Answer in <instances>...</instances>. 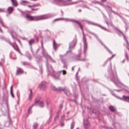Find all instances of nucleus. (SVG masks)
<instances>
[{
  "label": "nucleus",
  "instance_id": "obj_1",
  "mask_svg": "<svg viewBox=\"0 0 129 129\" xmlns=\"http://www.w3.org/2000/svg\"><path fill=\"white\" fill-rule=\"evenodd\" d=\"M41 47L42 48V54L43 56L46 59V66L47 68V70L48 72V76L49 75H50L52 76H53L52 74L54 73V72L51 66L48 64V59H49L50 61H52L54 63H55L56 62L55 60L52 59L51 56L49 55L46 52V50L43 47V41H41Z\"/></svg>",
  "mask_w": 129,
  "mask_h": 129
},
{
  "label": "nucleus",
  "instance_id": "obj_2",
  "mask_svg": "<svg viewBox=\"0 0 129 129\" xmlns=\"http://www.w3.org/2000/svg\"><path fill=\"white\" fill-rule=\"evenodd\" d=\"M55 16L53 14H46L39 16H32L27 15L25 17L28 20H30L38 21L50 18Z\"/></svg>",
  "mask_w": 129,
  "mask_h": 129
},
{
  "label": "nucleus",
  "instance_id": "obj_3",
  "mask_svg": "<svg viewBox=\"0 0 129 129\" xmlns=\"http://www.w3.org/2000/svg\"><path fill=\"white\" fill-rule=\"evenodd\" d=\"M110 65L111 71L112 72L111 77V80L114 82L117 86L119 87L123 88V86H124L120 82L117 78V74L116 71H115L113 73L112 71V66L111 63H110Z\"/></svg>",
  "mask_w": 129,
  "mask_h": 129
},
{
  "label": "nucleus",
  "instance_id": "obj_4",
  "mask_svg": "<svg viewBox=\"0 0 129 129\" xmlns=\"http://www.w3.org/2000/svg\"><path fill=\"white\" fill-rule=\"evenodd\" d=\"M82 33L83 35V41L84 43V56L85 58H82V56L80 54H79L78 55L77 58H78L76 59L77 60H79L80 61H84L85 60V58L86 56V51L87 49V45L86 42V39L85 37V34L84 33L83 30L82 31Z\"/></svg>",
  "mask_w": 129,
  "mask_h": 129
},
{
  "label": "nucleus",
  "instance_id": "obj_5",
  "mask_svg": "<svg viewBox=\"0 0 129 129\" xmlns=\"http://www.w3.org/2000/svg\"><path fill=\"white\" fill-rule=\"evenodd\" d=\"M77 42V39L76 37L74 38L73 41L69 44V48H72L76 45Z\"/></svg>",
  "mask_w": 129,
  "mask_h": 129
},
{
  "label": "nucleus",
  "instance_id": "obj_6",
  "mask_svg": "<svg viewBox=\"0 0 129 129\" xmlns=\"http://www.w3.org/2000/svg\"><path fill=\"white\" fill-rule=\"evenodd\" d=\"M86 31H87L90 34H92V35H94L96 38V39H97V40H98L101 43V44L102 45H103L104 47H105L107 49L108 51L111 54H112V52L111 51H110L109 49L105 45H104L103 44V43L102 42V41L98 38V36L95 34L94 33H92L91 32H90V31H88V30L86 29Z\"/></svg>",
  "mask_w": 129,
  "mask_h": 129
},
{
  "label": "nucleus",
  "instance_id": "obj_7",
  "mask_svg": "<svg viewBox=\"0 0 129 129\" xmlns=\"http://www.w3.org/2000/svg\"><path fill=\"white\" fill-rule=\"evenodd\" d=\"M47 83L45 81H43L41 82L40 84L39 87L42 90L45 89L46 87Z\"/></svg>",
  "mask_w": 129,
  "mask_h": 129
},
{
  "label": "nucleus",
  "instance_id": "obj_8",
  "mask_svg": "<svg viewBox=\"0 0 129 129\" xmlns=\"http://www.w3.org/2000/svg\"><path fill=\"white\" fill-rule=\"evenodd\" d=\"M84 126L86 129H88L90 126L89 122L87 119L84 120Z\"/></svg>",
  "mask_w": 129,
  "mask_h": 129
},
{
  "label": "nucleus",
  "instance_id": "obj_9",
  "mask_svg": "<svg viewBox=\"0 0 129 129\" xmlns=\"http://www.w3.org/2000/svg\"><path fill=\"white\" fill-rule=\"evenodd\" d=\"M64 20L66 21H71L75 23L77 22L76 20L73 19H70L68 18H58L55 19L54 21L57 20Z\"/></svg>",
  "mask_w": 129,
  "mask_h": 129
},
{
  "label": "nucleus",
  "instance_id": "obj_10",
  "mask_svg": "<svg viewBox=\"0 0 129 129\" xmlns=\"http://www.w3.org/2000/svg\"><path fill=\"white\" fill-rule=\"evenodd\" d=\"M52 89L53 90L56 91H62L65 89V88H63L62 87H59L58 88H57L54 86H52Z\"/></svg>",
  "mask_w": 129,
  "mask_h": 129
},
{
  "label": "nucleus",
  "instance_id": "obj_11",
  "mask_svg": "<svg viewBox=\"0 0 129 129\" xmlns=\"http://www.w3.org/2000/svg\"><path fill=\"white\" fill-rule=\"evenodd\" d=\"M114 28L115 29V30H116V31H119V32L120 33H121L122 34V35H123V36L124 38L125 41L126 42V43L127 44V45L128 44V42L127 39H126V37H125V36L123 35V34L118 29V28H116V27H114Z\"/></svg>",
  "mask_w": 129,
  "mask_h": 129
},
{
  "label": "nucleus",
  "instance_id": "obj_12",
  "mask_svg": "<svg viewBox=\"0 0 129 129\" xmlns=\"http://www.w3.org/2000/svg\"><path fill=\"white\" fill-rule=\"evenodd\" d=\"M66 1H63L61 0L58 3H57V4L60 6H66L68 4H67L65 3Z\"/></svg>",
  "mask_w": 129,
  "mask_h": 129
},
{
  "label": "nucleus",
  "instance_id": "obj_13",
  "mask_svg": "<svg viewBox=\"0 0 129 129\" xmlns=\"http://www.w3.org/2000/svg\"><path fill=\"white\" fill-rule=\"evenodd\" d=\"M23 72V70L20 68H18L16 74V75H20Z\"/></svg>",
  "mask_w": 129,
  "mask_h": 129
},
{
  "label": "nucleus",
  "instance_id": "obj_14",
  "mask_svg": "<svg viewBox=\"0 0 129 129\" xmlns=\"http://www.w3.org/2000/svg\"><path fill=\"white\" fill-rule=\"evenodd\" d=\"M63 88H65L64 90L63 91H64L65 94L68 96L70 94V93L69 91L67 89L66 87H63Z\"/></svg>",
  "mask_w": 129,
  "mask_h": 129
},
{
  "label": "nucleus",
  "instance_id": "obj_15",
  "mask_svg": "<svg viewBox=\"0 0 129 129\" xmlns=\"http://www.w3.org/2000/svg\"><path fill=\"white\" fill-rule=\"evenodd\" d=\"M12 3V5L16 7L17 6L18 3L16 0H11Z\"/></svg>",
  "mask_w": 129,
  "mask_h": 129
},
{
  "label": "nucleus",
  "instance_id": "obj_16",
  "mask_svg": "<svg viewBox=\"0 0 129 129\" xmlns=\"http://www.w3.org/2000/svg\"><path fill=\"white\" fill-rule=\"evenodd\" d=\"M85 21L87 22L89 24H91L92 25H95L96 26H98L99 27H100V25L98 24L97 23H94L92 22L89 21Z\"/></svg>",
  "mask_w": 129,
  "mask_h": 129
},
{
  "label": "nucleus",
  "instance_id": "obj_17",
  "mask_svg": "<svg viewBox=\"0 0 129 129\" xmlns=\"http://www.w3.org/2000/svg\"><path fill=\"white\" fill-rule=\"evenodd\" d=\"M10 33L11 35L12 38L14 39H15V38L14 37V35L15 34H16V33L14 31L12 30L10 32Z\"/></svg>",
  "mask_w": 129,
  "mask_h": 129
},
{
  "label": "nucleus",
  "instance_id": "obj_18",
  "mask_svg": "<svg viewBox=\"0 0 129 129\" xmlns=\"http://www.w3.org/2000/svg\"><path fill=\"white\" fill-rule=\"evenodd\" d=\"M13 8L12 7H9L7 9V11L9 12V13L10 14L11 13L13 10Z\"/></svg>",
  "mask_w": 129,
  "mask_h": 129
},
{
  "label": "nucleus",
  "instance_id": "obj_19",
  "mask_svg": "<svg viewBox=\"0 0 129 129\" xmlns=\"http://www.w3.org/2000/svg\"><path fill=\"white\" fill-rule=\"evenodd\" d=\"M35 42L34 40L33 39H31L29 41V44L30 47H31V45L34 43Z\"/></svg>",
  "mask_w": 129,
  "mask_h": 129
},
{
  "label": "nucleus",
  "instance_id": "obj_20",
  "mask_svg": "<svg viewBox=\"0 0 129 129\" xmlns=\"http://www.w3.org/2000/svg\"><path fill=\"white\" fill-rule=\"evenodd\" d=\"M61 72H62V74L63 75H65L66 73V71L65 70H62V71H60L57 73V74H60Z\"/></svg>",
  "mask_w": 129,
  "mask_h": 129
},
{
  "label": "nucleus",
  "instance_id": "obj_21",
  "mask_svg": "<svg viewBox=\"0 0 129 129\" xmlns=\"http://www.w3.org/2000/svg\"><path fill=\"white\" fill-rule=\"evenodd\" d=\"M30 94L29 95V99L31 100L32 97V89L30 90Z\"/></svg>",
  "mask_w": 129,
  "mask_h": 129
},
{
  "label": "nucleus",
  "instance_id": "obj_22",
  "mask_svg": "<svg viewBox=\"0 0 129 129\" xmlns=\"http://www.w3.org/2000/svg\"><path fill=\"white\" fill-rule=\"evenodd\" d=\"M53 46L54 49L56 50L57 48V46L55 43V40H54L53 42Z\"/></svg>",
  "mask_w": 129,
  "mask_h": 129
},
{
  "label": "nucleus",
  "instance_id": "obj_23",
  "mask_svg": "<svg viewBox=\"0 0 129 129\" xmlns=\"http://www.w3.org/2000/svg\"><path fill=\"white\" fill-rule=\"evenodd\" d=\"M77 22H75V23L78 24V25L80 27L81 29L82 30V31H83V29L82 25H81V24L79 22V21L77 20H76Z\"/></svg>",
  "mask_w": 129,
  "mask_h": 129
},
{
  "label": "nucleus",
  "instance_id": "obj_24",
  "mask_svg": "<svg viewBox=\"0 0 129 129\" xmlns=\"http://www.w3.org/2000/svg\"><path fill=\"white\" fill-rule=\"evenodd\" d=\"M0 23L1 24L2 26L4 27L5 28H7L6 26H5L4 24V23L3 21V20L2 18H0Z\"/></svg>",
  "mask_w": 129,
  "mask_h": 129
},
{
  "label": "nucleus",
  "instance_id": "obj_25",
  "mask_svg": "<svg viewBox=\"0 0 129 129\" xmlns=\"http://www.w3.org/2000/svg\"><path fill=\"white\" fill-rule=\"evenodd\" d=\"M38 105L40 107H43L44 106V104L43 102H41L39 103Z\"/></svg>",
  "mask_w": 129,
  "mask_h": 129
},
{
  "label": "nucleus",
  "instance_id": "obj_26",
  "mask_svg": "<svg viewBox=\"0 0 129 129\" xmlns=\"http://www.w3.org/2000/svg\"><path fill=\"white\" fill-rule=\"evenodd\" d=\"M123 100L124 101H127V100H129V96H123Z\"/></svg>",
  "mask_w": 129,
  "mask_h": 129
},
{
  "label": "nucleus",
  "instance_id": "obj_27",
  "mask_svg": "<svg viewBox=\"0 0 129 129\" xmlns=\"http://www.w3.org/2000/svg\"><path fill=\"white\" fill-rule=\"evenodd\" d=\"M7 110L8 111V112H9V108L8 107V105L7 104ZM8 119L10 121V115L9 114V112H8Z\"/></svg>",
  "mask_w": 129,
  "mask_h": 129
},
{
  "label": "nucleus",
  "instance_id": "obj_28",
  "mask_svg": "<svg viewBox=\"0 0 129 129\" xmlns=\"http://www.w3.org/2000/svg\"><path fill=\"white\" fill-rule=\"evenodd\" d=\"M109 108L110 110L112 112H114L115 110V109L112 106H111L109 107Z\"/></svg>",
  "mask_w": 129,
  "mask_h": 129
},
{
  "label": "nucleus",
  "instance_id": "obj_29",
  "mask_svg": "<svg viewBox=\"0 0 129 129\" xmlns=\"http://www.w3.org/2000/svg\"><path fill=\"white\" fill-rule=\"evenodd\" d=\"M38 126V124L36 123H35L33 124V127L34 129H36Z\"/></svg>",
  "mask_w": 129,
  "mask_h": 129
},
{
  "label": "nucleus",
  "instance_id": "obj_30",
  "mask_svg": "<svg viewBox=\"0 0 129 129\" xmlns=\"http://www.w3.org/2000/svg\"><path fill=\"white\" fill-rule=\"evenodd\" d=\"M100 27L101 28H102V29L105 30H106V31H107L108 32H110V31L109 30L107 29H106V28H105V27L102 26H101V25H100Z\"/></svg>",
  "mask_w": 129,
  "mask_h": 129
},
{
  "label": "nucleus",
  "instance_id": "obj_31",
  "mask_svg": "<svg viewBox=\"0 0 129 129\" xmlns=\"http://www.w3.org/2000/svg\"><path fill=\"white\" fill-rule=\"evenodd\" d=\"M12 88H13V86H12L11 87V89H10V93L11 94V95L12 96V97L13 98H14V95H13V93H12Z\"/></svg>",
  "mask_w": 129,
  "mask_h": 129
},
{
  "label": "nucleus",
  "instance_id": "obj_32",
  "mask_svg": "<svg viewBox=\"0 0 129 129\" xmlns=\"http://www.w3.org/2000/svg\"><path fill=\"white\" fill-rule=\"evenodd\" d=\"M74 124L75 123L73 121L72 122L71 125V129H72L73 128L74 125Z\"/></svg>",
  "mask_w": 129,
  "mask_h": 129
},
{
  "label": "nucleus",
  "instance_id": "obj_33",
  "mask_svg": "<svg viewBox=\"0 0 129 129\" xmlns=\"http://www.w3.org/2000/svg\"><path fill=\"white\" fill-rule=\"evenodd\" d=\"M34 105V104H33L32 105V106L31 107H29V109L28 110V113H30V111L31 110L32 107Z\"/></svg>",
  "mask_w": 129,
  "mask_h": 129
},
{
  "label": "nucleus",
  "instance_id": "obj_34",
  "mask_svg": "<svg viewBox=\"0 0 129 129\" xmlns=\"http://www.w3.org/2000/svg\"><path fill=\"white\" fill-rule=\"evenodd\" d=\"M40 69L39 70L40 72V73L41 74L42 72V66H40Z\"/></svg>",
  "mask_w": 129,
  "mask_h": 129
},
{
  "label": "nucleus",
  "instance_id": "obj_35",
  "mask_svg": "<svg viewBox=\"0 0 129 129\" xmlns=\"http://www.w3.org/2000/svg\"><path fill=\"white\" fill-rule=\"evenodd\" d=\"M59 74L57 76H55L54 77V78L55 79H58L59 78Z\"/></svg>",
  "mask_w": 129,
  "mask_h": 129
},
{
  "label": "nucleus",
  "instance_id": "obj_36",
  "mask_svg": "<svg viewBox=\"0 0 129 129\" xmlns=\"http://www.w3.org/2000/svg\"><path fill=\"white\" fill-rule=\"evenodd\" d=\"M62 106V105L61 104L60 105L59 108V112H58V113H59V112H60L61 110V108Z\"/></svg>",
  "mask_w": 129,
  "mask_h": 129
},
{
  "label": "nucleus",
  "instance_id": "obj_37",
  "mask_svg": "<svg viewBox=\"0 0 129 129\" xmlns=\"http://www.w3.org/2000/svg\"><path fill=\"white\" fill-rule=\"evenodd\" d=\"M5 9L4 8H0V12H4L5 11Z\"/></svg>",
  "mask_w": 129,
  "mask_h": 129
},
{
  "label": "nucleus",
  "instance_id": "obj_38",
  "mask_svg": "<svg viewBox=\"0 0 129 129\" xmlns=\"http://www.w3.org/2000/svg\"><path fill=\"white\" fill-rule=\"evenodd\" d=\"M40 6L39 4H36L33 5H32L33 7H37Z\"/></svg>",
  "mask_w": 129,
  "mask_h": 129
},
{
  "label": "nucleus",
  "instance_id": "obj_39",
  "mask_svg": "<svg viewBox=\"0 0 129 129\" xmlns=\"http://www.w3.org/2000/svg\"><path fill=\"white\" fill-rule=\"evenodd\" d=\"M61 0H54V2H56L57 3H58Z\"/></svg>",
  "mask_w": 129,
  "mask_h": 129
},
{
  "label": "nucleus",
  "instance_id": "obj_40",
  "mask_svg": "<svg viewBox=\"0 0 129 129\" xmlns=\"http://www.w3.org/2000/svg\"><path fill=\"white\" fill-rule=\"evenodd\" d=\"M64 115H63L61 117V120H63L64 119Z\"/></svg>",
  "mask_w": 129,
  "mask_h": 129
},
{
  "label": "nucleus",
  "instance_id": "obj_41",
  "mask_svg": "<svg viewBox=\"0 0 129 129\" xmlns=\"http://www.w3.org/2000/svg\"><path fill=\"white\" fill-rule=\"evenodd\" d=\"M22 63L24 65H28V63L27 62H23Z\"/></svg>",
  "mask_w": 129,
  "mask_h": 129
},
{
  "label": "nucleus",
  "instance_id": "obj_42",
  "mask_svg": "<svg viewBox=\"0 0 129 129\" xmlns=\"http://www.w3.org/2000/svg\"><path fill=\"white\" fill-rule=\"evenodd\" d=\"M58 117H59V115H57L55 117V118H54V120H56V119H58Z\"/></svg>",
  "mask_w": 129,
  "mask_h": 129
},
{
  "label": "nucleus",
  "instance_id": "obj_43",
  "mask_svg": "<svg viewBox=\"0 0 129 129\" xmlns=\"http://www.w3.org/2000/svg\"><path fill=\"white\" fill-rule=\"evenodd\" d=\"M27 57L30 60L31 58V56H30V55L29 54H28V55Z\"/></svg>",
  "mask_w": 129,
  "mask_h": 129
},
{
  "label": "nucleus",
  "instance_id": "obj_44",
  "mask_svg": "<svg viewBox=\"0 0 129 129\" xmlns=\"http://www.w3.org/2000/svg\"><path fill=\"white\" fill-rule=\"evenodd\" d=\"M125 56H126L127 60V61H128V57H127V53H126L125 54Z\"/></svg>",
  "mask_w": 129,
  "mask_h": 129
},
{
  "label": "nucleus",
  "instance_id": "obj_45",
  "mask_svg": "<svg viewBox=\"0 0 129 129\" xmlns=\"http://www.w3.org/2000/svg\"><path fill=\"white\" fill-rule=\"evenodd\" d=\"M115 55V54L113 55L112 57L108 59L109 60H111L113 57Z\"/></svg>",
  "mask_w": 129,
  "mask_h": 129
},
{
  "label": "nucleus",
  "instance_id": "obj_46",
  "mask_svg": "<svg viewBox=\"0 0 129 129\" xmlns=\"http://www.w3.org/2000/svg\"><path fill=\"white\" fill-rule=\"evenodd\" d=\"M4 62V59H1V62L2 63H3Z\"/></svg>",
  "mask_w": 129,
  "mask_h": 129
},
{
  "label": "nucleus",
  "instance_id": "obj_47",
  "mask_svg": "<svg viewBox=\"0 0 129 129\" xmlns=\"http://www.w3.org/2000/svg\"><path fill=\"white\" fill-rule=\"evenodd\" d=\"M22 2H24L25 3H28V2L27 1H23V0H22Z\"/></svg>",
  "mask_w": 129,
  "mask_h": 129
},
{
  "label": "nucleus",
  "instance_id": "obj_48",
  "mask_svg": "<svg viewBox=\"0 0 129 129\" xmlns=\"http://www.w3.org/2000/svg\"><path fill=\"white\" fill-rule=\"evenodd\" d=\"M49 113H50V117L52 115V111H51V110H50V111H49Z\"/></svg>",
  "mask_w": 129,
  "mask_h": 129
},
{
  "label": "nucleus",
  "instance_id": "obj_49",
  "mask_svg": "<svg viewBox=\"0 0 129 129\" xmlns=\"http://www.w3.org/2000/svg\"><path fill=\"white\" fill-rule=\"evenodd\" d=\"M39 102V101L38 100H36V101L35 102V104H37Z\"/></svg>",
  "mask_w": 129,
  "mask_h": 129
},
{
  "label": "nucleus",
  "instance_id": "obj_50",
  "mask_svg": "<svg viewBox=\"0 0 129 129\" xmlns=\"http://www.w3.org/2000/svg\"><path fill=\"white\" fill-rule=\"evenodd\" d=\"M15 50H16V51H18L21 54H22V53H21V52L19 51V50L18 49H15Z\"/></svg>",
  "mask_w": 129,
  "mask_h": 129
},
{
  "label": "nucleus",
  "instance_id": "obj_51",
  "mask_svg": "<svg viewBox=\"0 0 129 129\" xmlns=\"http://www.w3.org/2000/svg\"><path fill=\"white\" fill-rule=\"evenodd\" d=\"M77 3V2H73V3H71V4H76Z\"/></svg>",
  "mask_w": 129,
  "mask_h": 129
},
{
  "label": "nucleus",
  "instance_id": "obj_52",
  "mask_svg": "<svg viewBox=\"0 0 129 129\" xmlns=\"http://www.w3.org/2000/svg\"><path fill=\"white\" fill-rule=\"evenodd\" d=\"M31 10H38V9H32Z\"/></svg>",
  "mask_w": 129,
  "mask_h": 129
},
{
  "label": "nucleus",
  "instance_id": "obj_53",
  "mask_svg": "<svg viewBox=\"0 0 129 129\" xmlns=\"http://www.w3.org/2000/svg\"><path fill=\"white\" fill-rule=\"evenodd\" d=\"M36 39L37 40V42H38V38L37 37H36Z\"/></svg>",
  "mask_w": 129,
  "mask_h": 129
},
{
  "label": "nucleus",
  "instance_id": "obj_54",
  "mask_svg": "<svg viewBox=\"0 0 129 129\" xmlns=\"http://www.w3.org/2000/svg\"><path fill=\"white\" fill-rule=\"evenodd\" d=\"M63 68H67V66L65 64H64L63 66Z\"/></svg>",
  "mask_w": 129,
  "mask_h": 129
},
{
  "label": "nucleus",
  "instance_id": "obj_55",
  "mask_svg": "<svg viewBox=\"0 0 129 129\" xmlns=\"http://www.w3.org/2000/svg\"><path fill=\"white\" fill-rule=\"evenodd\" d=\"M0 31H1V33H3V31H2V30L1 29V27H0Z\"/></svg>",
  "mask_w": 129,
  "mask_h": 129
},
{
  "label": "nucleus",
  "instance_id": "obj_56",
  "mask_svg": "<svg viewBox=\"0 0 129 129\" xmlns=\"http://www.w3.org/2000/svg\"><path fill=\"white\" fill-rule=\"evenodd\" d=\"M112 94L114 96H116L115 94H114L113 93H112Z\"/></svg>",
  "mask_w": 129,
  "mask_h": 129
},
{
  "label": "nucleus",
  "instance_id": "obj_57",
  "mask_svg": "<svg viewBox=\"0 0 129 129\" xmlns=\"http://www.w3.org/2000/svg\"><path fill=\"white\" fill-rule=\"evenodd\" d=\"M11 45H12V47H13L14 48V49H15V47L12 44H11Z\"/></svg>",
  "mask_w": 129,
  "mask_h": 129
},
{
  "label": "nucleus",
  "instance_id": "obj_58",
  "mask_svg": "<svg viewBox=\"0 0 129 129\" xmlns=\"http://www.w3.org/2000/svg\"><path fill=\"white\" fill-rule=\"evenodd\" d=\"M102 2H106V0H101Z\"/></svg>",
  "mask_w": 129,
  "mask_h": 129
},
{
  "label": "nucleus",
  "instance_id": "obj_59",
  "mask_svg": "<svg viewBox=\"0 0 129 129\" xmlns=\"http://www.w3.org/2000/svg\"><path fill=\"white\" fill-rule=\"evenodd\" d=\"M60 125L61 126H63L64 125V124H63L61 123V124Z\"/></svg>",
  "mask_w": 129,
  "mask_h": 129
},
{
  "label": "nucleus",
  "instance_id": "obj_60",
  "mask_svg": "<svg viewBox=\"0 0 129 129\" xmlns=\"http://www.w3.org/2000/svg\"><path fill=\"white\" fill-rule=\"evenodd\" d=\"M28 7H33V6H30L28 5Z\"/></svg>",
  "mask_w": 129,
  "mask_h": 129
},
{
  "label": "nucleus",
  "instance_id": "obj_61",
  "mask_svg": "<svg viewBox=\"0 0 129 129\" xmlns=\"http://www.w3.org/2000/svg\"><path fill=\"white\" fill-rule=\"evenodd\" d=\"M112 11V12L114 13L115 14H116V12H115L114 11Z\"/></svg>",
  "mask_w": 129,
  "mask_h": 129
},
{
  "label": "nucleus",
  "instance_id": "obj_62",
  "mask_svg": "<svg viewBox=\"0 0 129 129\" xmlns=\"http://www.w3.org/2000/svg\"><path fill=\"white\" fill-rule=\"evenodd\" d=\"M118 16H119V17H120V18H122V17L120 15H118Z\"/></svg>",
  "mask_w": 129,
  "mask_h": 129
},
{
  "label": "nucleus",
  "instance_id": "obj_63",
  "mask_svg": "<svg viewBox=\"0 0 129 129\" xmlns=\"http://www.w3.org/2000/svg\"><path fill=\"white\" fill-rule=\"evenodd\" d=\"M106 23L108 25V22H107L106 21Z\"/></svg>",
  "mask_w": 129,
  "mask_h": 129
},
{
  "label": "nucleus",
  "instance_id": "obj_64",
  "mask_svg": "<svg viewBox=\"0 0 129 129\" xmlns=\"http://www.w3.org/2000/svg\"><path fill=\"white\" fill-rule=\"evenodd\" d=\"M116 14H117L118 16L119 15V14H118L117 13H116Z\"/></svg>",
  "mask_w": 129,
  "mask_h": 129
}]
</instances>
